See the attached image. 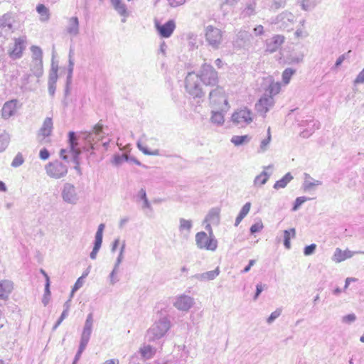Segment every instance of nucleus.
Masks as SVG:
<instances>
[{"instance_id":"obj_1","label":"nucleus","mask_w":364,"mask_h":364,"mask_svg":"<svg viewBox=\"0 0 364 364\" xmlns=\"http://www.w3.org/2000/svg\"><path fill=\"white\" fill-rule=\"evenodd\" d=\"M171 327L170 321L166 318H161L147 330L146 338L148 341H155L164 337Z\"/></svg>"},{"instance_id":"obj_60","label":"nucleus","mask_w":364,"mask_h":364,"mask_svg":"<svg viewBox=\"0 0 364 364\" xmlns=\"http://www.w3.org/2000/svg\"><path fill=\"white\" fill-rule=\"evenodd\" d=\"M291 235L292 237H295L296 230L294 228H291L289 230H285L284 231V240H290Z\"/></svg>"},{"instance_id":"obj_12","label":"nucleus","mask_w":364,"mask_h":364,"mask_svg":"<svg viewBox=\"0 0 364 364\" xmlns=\"http://www.w3.org/2000/svg\"><path fill=\"white\" fill-rule=\"evenodd\" d=\"M252 40L253 37L250 32L240 30L236 35L233 45L238 48H248L252 46Z\"/></svg>"},{"instance_id":"obj_58","label":"nucleus","mask_w":364,"mask_h":364,"mask_svg":"<svg viewBox=\"0 0 364 364\" xmlns=\"http://www.w3.org/2000/svg\"><path fill=\"white\" fill-rule=\"evenodd\" d=\"M316 249V244H311L310 245H307L304 249V254L306 256H309L314 253L315 250Z\"/></svg>"},{"instance_id":"obj_35","label":"nucleus","mask_w":364,"mask_h":364,"mask_svg":"<svg viewBox=\"0 0 364 364\" xmlns=\"http://www.w3.org/2000/svg\"><path fill=\"white\" fill-rule=\"evenodd\" d=\"M250 139L251 137L249 135H235L231 138L230 141L235 146H241L247 144Z\"/></svg>"},{"instance_id":"obj_6","label":"nucleus","mask_w":364,"mask_h":364,"mask_svg":"<svg viewBox=\"0 0 364 364\" xmlns=\"http://www.w3.org/2000/svg\"><path fill=\"white\" fill-rule=\"evenodd\" d=\"M198 75L200 81L205 85L214 86L218 82V72L210 64L204 63Z\"/></svg>"},{"instance_id":"obj_40","label":"nucleus","mask_w":364,"mask_h":364,"mask_svg":"<svg viewBox=\"0 0 364 364\" xmlns=\"http://www.w3.org/2000/svg\"><path fill=\"white\" fill-rule=\"evenodd\" d=\"M140 353L143 358L149 359L155 353V350L150 346H144L140 349Z\"/></svg>"},{"instance_id":"obj_5","label":"nucleus","mask_w":364,"mask_h":364,"mask_svg":"<svg viewBox=\"0 0 364 364\" xmlns=\"http://www.w3.org/2000/svg\"><path fill=\"white\" fill-rule=\"evenodd\" d=\"M45 169L46 173L50 178L59 179L65 177L68 173V166L59 160L48 163Z\"/></svg>"},{"instance_id":"obj_23","label":"nucleus","mask_w":364,"mask_h":364,"mask_svg":"<svg viewBox=\"0 0 364 364\" xmlns=\"http://www.w3.org/2000/svg\"><path fill=\"white\" fill-rule=\"evenodd\" d=\"M357 254L356 252H353L348 249L342 250L340 248H336L333 255L332 259L338 263L341 262L346 259L351 258L354 255Z\"/></svg>"},{"instance_id":"obj_27","label":"nucleus","mask_w":364,"mask_h":364,"mask_svg":"<svg viewBox=\"0 0 364 364\" xmlns=\"http://www.w3.org/2000/svg\"><path fill=\"white\" fill-rule=\"evenodd\" d=\"M53 121L50 117H46L43 123L41 128L38 131V135L43 138L49 136L53 130Z\"/></svg>"},{"instance_id":"obj_4","label":"nucleus","mask_w":364,"mask_h":364,"mask_svg":"<svg viewBox=\"0 0 364 364\" xmlns=\"http://www.w3.org/2000/svg\"><path fill=\"white\" fill-rule=\"evenodd\" d=\"M210 102L215 109H219L223 111L228 108V102L225 96V91L222 87L217 86V87L210 92L209 94Z\"/></svg>"},{"instance_id":"obj_31","label":"nucleus","mask_w":364,"mask_h":364,"mask_svg":"<svg viewBox=\"0 0 364 364\" xmlns=\"http://www.w3.org/2000/svg\"><path fill=\"white\" fill-rule=\"evenodd\" d=\"M36 11L40 14V20L42 22L48 21L50 18V11L49 9L46 7L43 4H38L36 6Z\"/></svg>"},{"instance_id":"obj_16","label":"nucleus","mask_w":364,"mask_h":364,"mask_svg":"<svg viewBox=\"0 0 364 364\" xmlns=\"http://www.w3.org/2000/svg\"><path fill=\"white\" fill-rule=\"evenodd\" d=\"M274 101L272 96L264 95L255 105L256 110L264 116L269 109L274 105Z\"/></svg>"},{"instance_id":"obj_38","label":"nucleus","mask_w":364,"mask_h":364,"mask_svg":"<svg viewBox=\"0 0 364 364\" xmlns=\"http://www.w3.org/2000/svg\"><path fill=\"white\" fill-rule=\"evenodd\" d=\"M31 51L32 53V61H43V51L40 47L32 46Z\"/></svg>"},{"instance_id":"obj_9","label":"nucleus","mask_w":364,"mask_h":364,"mask_svg":"<svg viewBox=\"0 0 364 364\" xmlns=\"http://www.w3.org/2000/svg\"><path fill=\"white\" fill-rule=\"evenodd\" d=\"M196 242L199 249L215 251L218 247V241L214 237H208L205 232L196 235Z\"/></svg>"},{"instance_id":"obj_41","label":"nucleus","mask_w":364,"mask_h":364,"mask_svg":"<svg viewBox=\"0 0 364 364\" xmlns=\"http://www.w3.org/2000/svg\"><path fill=\"white\" fill-rule=\"evenodd\" d=\"M211 122L217 124H223L224 122V116L220 111H212Z\"/></svg>"},{"instance_id":"obj_30","label":"nucleus","mask_w":364,"mask_h":364,"mask_svg":"<svg viewBox=\"0 0 364 364\" xmlns=\"http://www.w3.org/2000/svg\"><path fill=\"white\" fill-rule=\"evenodd\" d=\"M293 179V176L291 174V173H286L282 178L280 180L276 181V183L274 184L273 188L276 190H278L279 188H285L287 184Z\"/></svg>"},{"instance_id":"obj_44","label":"nucleus","mask_w":364,"mask_h":364,"mask_svg":"<svg viewBox=\"0 0 364 364\" xmlns=\"http://www.w3.org/2000/svg\"><path fill=\"white\" fill-rule=\"evenodd\" d=\"M180 225H179V230L183 232V230H186L188 232H190L193 224L191 220H186L184 218H180Z\"/></svg>"},{"instance_id":"obj_47","label":"nucleus","mask_w":364,"mask_h":364,"mask_svg":"<svg viewBox=\"0 0 364 364\" xmlns=\"http://www.w3.org/2000/svg\"><path fill=\"white\" fill-rule=\"evenodd\" d=\"M300 1L304 10L310 11L316 5L318 0H300Z\"/></svg>"},{"instance_id":"obj_53","label":"nucleus","mask_w":364,"mask_h":364,"mask_svg":"<svg viewBox=\"0 0 364 364\" xmlns=\"http://www.w3.org/2000/svg\"><path fill=\"white\" fill-rule=\"evenodd\" d=\"M23 161L24 160L22 154L21 153H18L11 162V166L13 167H18L23 164Z\"/></svg>"},{"instance_id":"obj_19","label":"nucleus","mask_w":364,"mask_h":364,"mask_svg":"<svg viewBox=\"0 0 364 364\" xmlns=\"http://www.w3.org/2000/svg\"><path fill=\"white\" fill-rule=\"evenodd\" d=\"M193 304V299L187 295H181L176 299L173 306L180 311H187Z\"/></svg>"},{"instance_id":"obj_34","label":"nucleus","mask_w":364,"mask_h":364,"mask_svg":"<svg viewBox=\"0 0 364 364\" xmlns=\"http://www.w3.org/2000/svg\"><path fill=\"white\" fill-rule=\"evenodd\" d=\"M31 70L36 77H41L43 73V61H32Z\"/></svg>"},{"instance_id":"obj_32","label":"nucleus","mask_w":364,"mask_h":364,"mask_svg":"<svg viewBox=\"0 0 364 364\" xmlns=\"http://www.w3.org/2000/svg\"><path fill=\"white\" fill-rule=\"evenodd\" d=\"M271 173H268L266 171H263L260 174L257 176L254 179V185L255 186H261L264 185L269 180Z\"/></svg>"},{"instance_id":"obj_15","label":"nucleus","mask_w":364,"mask_h":364,"mask_svg":"<svg viewBox=\"0 0 364 364\" xmlns=\"http://www.w3.org/2000/svg\"><path fill=\"white\" fill-rule=\"evenodd\" d=\"M26 38L25 36L14 38V46L9 51V55L12 59L21 58L23 51L26 48Z\"/></svg>"},{"instance_id":"obj_11","label":"nucleus","mask_w":364,"mask_h":364,"mask_svg":"<svg viewBox=\"0 0 364 364\" xmlns=\"http://www.w3.org/2000/svg\"><path fill=\"white\" fill-rule=\"evenodd\" d=\"M69 149H62L60 151V158L69 163V155L74 154L75 152H81L77 148V137L75 132H70L68 133Z\"/></svg>"},{"instance_id":"obj_52","label":"nucleus","mask_w":364,"mask_h":364,"mask_svg":"<svg viewBox=\"0 0 364 364\" xmlns=\"http://www.w3.org/2000/svg\"><path fill=\"white\" fill-rule=\"evenodd\" d=\"M9 137L7 135H0V152L4 151L8 146Z\"/></svg>"},{"instance_id":"obj_49","label":"nucleus","mask_w":364,"mask_h":364,"mask_svg":"<svg viewBox=\"0 0 364 364\" xmlns=\"http://www.w3.org/2000/svg\"><path fill=\"white\" fill-rule=\"evenodd\" d=\"M137 146L140 151H141L144 154L149 155V156H159V150L155 149L154 151H149L148 148L143 146L139 142L137 143Z\"/></svg>"},{"instance_id":"obj_21","label":"nucleus","mask_w":364,"mask_h":364,"mask_svg":"<svg viewBox=\"0 0 364 364\" xmlns=\"http://www.w3.org/2000/svg\"><path fill=\"white\" fill-rule=\"evenodd\" d=\"M17 103V100H12L4 103L1 109V114L4 119H9L15 114Z\"/></svg>"},{"instance_id":"obj_3","label":"nucleus","mask_w":364,"mask_h":364,"mask_svg":"<svg viewBox=\"0 0 364 364\" xmlns=\"http://www.w3.org/2000/svg\"><path fill=\"white\" fill-rule=\"evenodd\" d=\"M200 77L198 74L193 72L188 73L185 80V87L186 91L193 97H202L203 92L200 84Z\"/></svg>"},{"instance_id":"obj_63","label":"nucleus","mask_w":364,"mask_h":364,"mask_svg":"<svg viewBox=\"0 0 364 364\" xmlns=\"http://www.w3.org/2000/svg\"><path fill=\"white\" fill-rule=\"evenodd\" d=\"M68 314V311H67V309H64L63 311L62 312L60 318L58 319L55 324L54 325L53 329L57 328L58 327V326H60V324L62 323V321L67 317Z\"/></svg>"},{"instance_id":"obj_54","label":"nucleus","mask_w":364,"mask_h":364,"mask_svg":"<svg viewBox=\"0 0 364 364\" xmlns=\"http://www.w3.org/2000/svg\"><path fill=\"white\" fill-rule=\"evenodd\" d=\"M125 250V242H123V244L120 248V251L119 253V255L116 259L115 264L114 266L119 267L120 264L122 263L123 259H124V252Z\"/></svg>"},{"instance_id":"obj_57","label":"nucleus","mask_w":364,"mask_h":364,"mask_svg":"<svg viewBox=\"0 0 364 364\" xmlns=\"http://www.w3.org/2000/svg\"><path fill=\"white\" fill-rule=\"evenodd\" d=\"M264 226L261 221L253 224L250 229L251 234H255L256 232H260L263 229Z\"/></svg>"},{"instance_id":"obj_64","label":"nucleus","mask_w":364,"mask_h":364,"mask_svg":"<svg viewBox=\"0 0 364 364\" xmlns=\"http://www.w3.org/2000/svg\"><path fill=\"white\" fill-rule=\"evenodd\" d=\"M353 83L354 85L364 83V68L358 73Z\"/></svg>"},{"instance_id":"obj_56","label":"nucleus","mask_w":364,"mask_h":364,"mask_svg":"<svg viewBox=\"0 0 364 364\" xmlns=\"http://www.w3.org/2000/svg\"><path fill=\"white\" fill-rule=\"evenodd\" d=\"M205 274L206 278L208 279V281L213 280L220 274L219 267H217L214 270L206 272H205Z\"/></svg>"},{"instance_id":"obj_24","label":"nucleus","mask_w":364,"mask_h":364,"mask_svg":"<svg viewBox=\"0 0 364 364\" xmlns=\"http://www.w3.org/2000/svg\"><path fill=\"white\" fill-rule=\"evenodd\" d=\"M14 289L13 282L10 280L0 281V299L5 300L9 297Z\"/></svg>"},{"instance_id":"obj_26","label":"nucleus","mask_w":364,"mask_h":364,"mask_svg":"<svg viewBox=\"0 0 364 364\" xmlns=\"http://www.w3.org/2000/svg\"><path fill=\"white\" fill-rule=\"evenodd\" d=\"M66 31L68 34L73 36H77L79 34V20L77 17L73 16L69 18Z\"/></svg>"},{"instance_id":"obj_29","label":"nucleus","mask_w":364,"mask_h":364,"mask_svg":"<svg viewBox=\"0 0 364 364\" xmlns=\"http://www.w3.org/2000/svg\"><path fill=\"white\" fill-rule=\"evenodd\" d=\"M308 125H311V129H304L300 132V136L302 138H309L312 134L319 128V122L317 120H309Z\"/></svg>"},{"instance_id":"obj_37","label":"nucleus","mask_w":364,"mask_h":364,"mask_svg":"<svg viewBox=\"0 0 364 364\" xmlns=\"http://www.w3.org/2000/svg\"><path fill=\"white\" fill-rule=\"evenodd\" d=\"M267 4L270 10L276 11L281 8H284L286 5L287 0H267Z\"/></svg>"},{"instance_id":"obj_46","label":"nucleus","mask_w":364,"mask_h":364,"mask_svg":"<svg viewBox=\"0 0 364 364\" xmlns=\"http://www.w3.org/2000/svg\"><path fill=\"white\" fill-rule=\"evenodd\" d=\"M270 141H271V132H270V127H269L267 129V136L261 141L260 146H259V151L264 152L267 149Z\"/></svg>"},{"instance_id":"obj_39","label":"nucleus","mask_w":364,"mask_h":364,"mask_svg":"<svg viewBox=\"0 0 364 364\" xmlns=\"http://www.w3.org/2000/svg\"><path fill=\"white\" fill-rule=\"evenodd\" d=\"M281 90V84L278 82H271L266 92L269 94V96L273 97L274 95H277Z\"/></svg>"},{"instance_id":"obj_42","label":"nucleus","mask_w":364,"mask_h":364,"mask_svg":"<svg viewBox=\"0 0 364 364\" xmlns=\"http://www.w3.org/2000/svg\"><path fill=\"white\" fill-rule=\"evenodd\" d=\"M81 152H75L74 154L69 155V161H72L75 164L74 168L80 175L81 170L80 168V155Z\"/></svg>"},{"instance_id":"obj_25","label":"nucleus","mask_w":364,"mask_h":364,"mask_svg":"<svg viewBox=\"0 0 364 364\" xmlns=\"http://www.w3.org/2000/svg\"><path fill=\"white\" fill-rule=\"evenodd\" d=\"M220 209L218 208H211L205 218L204 220V223H209L212 225H218L220 223Z\"/></svg>"},{"instance_id":"obj_50","label":"nucleus","mask_w":364,"mask_h":364,"mask_svg":"<svg viewBox=\"0 0 364 364\" xmlns=\"http://www.w3.org/2000/svg\"><path fill=\"white\" fill-rule=\"evenodd\" d=\"M310 200V198L305 197V196H300L296 198V199L294 201V205L292 207V210L296 211L297 210L299 207L306 201Z\"/></svg>"},{"instance_id":"obj_14","label":"nucleus","mask_w":364,"mask_h":364,"mask_svg":"<svg viewBox=\"0 0 364 364\" xmlns=\"http://www.w3.org/2000/svg\"><path fill=\"white\" fill-rule=\"evenodd\" d=\"M61 196L63 200L70 204H76L79 199L75 187L70 183L63 185Z\"/></svg>"},{"instance_id":"obj_2","label":"nucleus","mask_w":364,"mask_h":364,"mask_svg":"<svg viewBox=\"0 0 364 364\" xmlns=\"http://www.w3.org/2000/svg\"><path fill=\"white\" fill-rule=\"evenodd\" d=\"M92 326H93V315L92 313H90L86 318L83 330L80 336V341L79 345V348L76 355L74 358V360L73 364H76L77 361L80 360L82 353L85 350L90 341L91 333L92 331Z\"/></svg>"},{"instance_id":"obj_51","label":"nucleus","mask_w":364,"mask_h":364,"mask_svg":"<svg viewBox=\"0 0 364 364\" xmlns=\"http://www.w3.org/2000/svg\"><path fill=\"white\" fill-rule=\"evenodd\" d=\"M128 158L126 155L116 154L113 157L112 164L114 166H120L124 161H127Z\"/></svg>"},{"instance_id":"obj_18","label":"nucleus","mask_w":364,"mask_h":364,"mask_svg":"<svg viewBox=\"0 0 364 364\" xmlns=\"http://www.w3.org/2000/svg\"><path fill=\"white\" fill-rule=\"evenodd\" d=\"M105 224L101 223L97 228V232L95 234V243L94 247L90 252V257L92 259H95L97 257V252H99L102 243V236H103V231L105 229Z\"/></svg>"},{"instance_id":"obj_59","label":"nucleus","mask_w":364,"mask_h":364,"mask_svg":"<svg viewBox=\"0 0 364 364\" xmlns=\"http://www.w3.org/2000/svg\"><path fill=\"white\" fill-rule=\"evenodd\" d=\"M281 312L282 311L280 309H277L274 311H273L267 318V322L268 323H272L276 318H277L280 316Z\"/></svg>"},{"instance_id":"obj_61","label":"nucleus","mask_w":364,"mask_h":364,"mask_svg":"<svg viewBox=\"0 0 364 364\" xmlns=\"http://www.w3.org/2000/svg\"><path fill=\"white\" fill-rule=\"evenodd\" d=\"M251 208V203L247 202L240 210L239 215H242V217L245 218L250 212Z\"/></svg>"},{"instance_id":"obj_33","label":"nucleus","mask_w":364,"mask_h":364,"mask_svg":"<svg viewBox=\"0 0 364 364\" xmlns=\"http://www.w3.org/2000/svg\"><path fill=\"white\" fill-rule=\"evenodd\" d=\"M112 5L114 8V9L121 15V16H127V6L122 3V0H110Z\"/></svg>"},{"instance_id":"obj_17","label":"nucleus","mask_w":364,"mask_h":364,"mask_svg":"<svg viewBox=\"0 0 364 364\" xmlns=\"http://www.w3.org/2000/svg\"><path fill=\"white\" fill-rule=\"evenodd\" d=\"M156 28L162 38H169L175 30L176 24L173 20H169L163 25L155 23Z\"/></svg>"},{"instance_id":"obj_10","label":"nucleus","mask_w":364,"mask_h":364,"mask_svg":"<svg viewBox=\"0 0 364 364\" xmlns=\"http://www.w3.org/2000/svg\"><path fill=\"white\" fill-rule=\"evenodd\" d=\"M103 126L100 123L97 124L94 127L92 132L82 133L79 138H82L85 140L88 143L90 144L89 148L85 149L86 151H89L90 149H94L93 144H92L95 139L97 141L102 140L104 137V132L102 131Z\"/></svg>"},{"instance_id":"obj_62","label":"nucleus","mask_w":364,"mask_h":364,"mask_svg":"<svg viewBox=\"0 0 364 364\" xmlns=\"http://www.w3.org/2000/svg\"><path fill=\"white\" fill-rule=\"evenodd\" d=\"M356 320V316L354 314H349L342 318V322L345 323H351Z\"/></svg>"},{"instance_id":"obj_28","label":"nucleus","mask_w":364,"mask_h":364,"mask_svg":"<svg viewBox=\"0 0 364 364\" xmlns=\"http://www.w3.org/2000/svg\"><path fill=\"white\" fill-rule=\"evenodd\" d=\"M137 200H141L143 201V204L141 205V209L144 210L145 209L149 210L151 212L153 211V208L151 207V205L148 200V198L146 196V193L145 189L141 188V190L138 192L137 194Z\"/></svg>"},{"instance_id":"obj_22","label":"nucleus","mask_w":364,"mask_h":364,"mask_svg":"<svg viewBox=\"0 0 364 364\" xmlns=\"http://www.w3.org/2000/svg\"><path fill=\"white\" fill-rule=\"evenodd\" d=\"M284 38L280 35H276L267 41V51L274 53L277 51L284 43Z\"/></svg>"},{"instance_id":"obj_20","label":"nucleus","mask_w":364,"mask_h":364,"mask_svg":"<svg viewBox=\"0 0 364 364\" xmlns=\"http://www.w3.org/2000/svg\"><path fill=\"white\" fill-rule=\"evenodd\" d=\"M14 21V20L11 14L7 13L4 14L0 18V29L1 32H4L5 34L10 33L13 28Z\"/></svg>"},{"instance_id":"obj_55","label":"nucleus","mask_w":364,"mask_h":364,"mask_svg":"<svg viewBox=\"0 0 364 364\" xmlns=\"http://www.w3.org/2000/svg\"><path fill=\"white\" fill-rule=\"evenodd\" d=\"M119 272V267L114 266V268L109 274V281L111 284H114L119 281L118 277L116 276Z\"/></svg>"},{"instance_id":"obj_7","label":"nucleus","mask_w":364,"mask_h":364,"mask_svg":"<svg viewBox=\"0 0 364 364\" xmlns=\"http://www.w3.org/2000/svg\"><path fill=\"white\" fill-rule=\"evenodd\" d=\"M205 37L210 46L213 49H218L223 41V32L220 29L210 25L205 29Z\"/></svg>"},{"instance_id":"obj_45","label":"nucleus","mask_w":364,"mask_h":364,"mask_svg":"<svg viewBox=\"0 0 364 364\" xmlns=\"http://www.w3.org/2000/svg\"><path fill=\"white\" fill-rule=\"evenodd\" d=\"M296 70L291 68H286L282 73V81L285 85H287L291 76L295 73Z\"/></svg>"},{"instance_id":"obj_43","label":"nucleus","mask_w":364,"mask_h":364,"mask_svg":"<svg viewBox=\"0 0 364 364\" xmlns=\"http://www.w3.org/2000/svg\"><path fill=\"white\" fill-rule=\"evenodd\" d=\"M58 65H55L54 63H52L51 69L49 73L48 82L56 83L58 80Z\"/></svg>"},{"instance_id":"obj_13","label":"nucleus","mask_w":364,"mask_h":364,"mask_svg":"<svg viewBox=\"0 0 364 364\" xmlns=\"http://www.w3.org/2000/svg\"><path fill=\"white\" fill-rule=\"evenodd\" d=\"M296 21L295 16L287 11H283L276 17V23L282 29L289 31Z\"/></svg>"},{"instance_id":"obj_48","label":"nucleus","mask_w":364,"mask_h":364,"mask_svg":"<svg viewBox=\"0 0 364 364\" xmlns=\"http://www.w3.org/2000/svg\"><path fill=\"white\" fill-rule=\"evenodd\" d=\"M72 77H73V63L70 62V66L69 69V72H68L66 85L65 88V95L67 96L70 92V85L72 82Z\"/></svg>"},{"instance_id":"obj_8","label":"nucleus","mask_w":364,"mask_h":364,"mask_svg":"<svg viewBox=\"0 0 364 364\" xmlns=\"http://www.w3.org/2000/svg\"><path fill=\"white\" fill-rule=\"evenodd\" d=\"M231 118L235 124L244 127L252 122L253 114L249 109L244 107L235 111Z\"/></svg>"},{"instance_id":"obj_36","label":"nucleus","mask_w":364,"mask_h":364,"mask_svg":"<svg viewBox=\"0 0 364 364\" xmlns=\"http://www.w3.org/2000/svg\"><path fill=\"white\" fill-rule=\"evenodd\" d=\"M311 178L308 173H305V181L303 183V188L305 191H310L314 186L321 185V181L318 180L308 181L306 178Z\"/></svg>"}]
</instances>
